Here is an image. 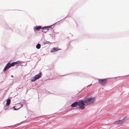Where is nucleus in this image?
Masks as SVG:
<instances>
[{
  "mask_svg": "<svg viewBox=\"0 0 129 129\" xmlns=\"http://www.w3.org/2000/svg\"><path fill=\"white\" fill-rule=\"evenodd\" d=\"M98 81L102 85H105L107 84V79H99Z\"/></svg>",
  "mask_w": 129,
  "mask_h": 129,
  "instance_id": "nucleus-4",
  "label": "nucleus"
},
{
  "mask_svg": "<svg viewBox=\"0 0 129 129\" xmlns=\"http://www.w3.org/2000/svg\"><path fill=\"white\" fill-rule=\"evenodd\" d=\"M11 101V100L10 99H7V103L6 104V105L7 106H8L10 104Z\"/></svg>",
  "mask_w": 129,
  "mask_h": 129,
  "instance_id": "nucleus-9",
  "label": "nucleus"
},
{
  "mask_svg": "<svg viewBox=\"0 0 129 129\" xmlns=\"http://www.w3.org/2000/svg\"><path fill=\"white\" fill-rule=\"evenodd\" d=\"M15 62V63L16 64L17 63H20V61H17L16 62Z\"/></svg>",
  "mask_w": 129,
  "mask_h": 129,
  "instance_id": "nucleus-14",
  "label": "nucleus"
},
{
  "mask_svg": "<svg viewBox=\"0 0 129 129\" xmlns=\"http://www.w3.org/2000/svg\"><path fill=\"white\" fill-rule=\"evenodd\" d=\"M15 64H16V63L15 62H13L11 64H10V62H8L5 66V67L4 69V71L5 72L7 70L9 69L11 67L13 66Z\"/></svg>",
  "mask_w": 129,
  "mask_h": 129,
  "instance_id": "nucleus-2",
  "label": "nucleus"
},
{
  "mask_svg": "<svg viewBox=\"0 0 129 129\" xmlns=\"http://www.w3.org/2000/svg\"><path fill=\"white\" fill-rule=\"evenodd\" d=\"M20 107L19 106H17V107H16L17 108H19Z\"/></svg>",
  "mask_w": 129,
  "mask_h": 129,
  "instance_id": "nucleus-15",
  "label": "nucleus"
},
{
  "mask_svg": "<svg viewBox=\"0 0 129 129\" xmlns=\"http://www.w3.org/2000/svg\"><path fill=\"white\" fill-rule=\"evenodd\" d=\"M58 50V49H57V48H54L51 50V52H53L56 50L57 51Z\"/></svg>",
  "mask_w": 129,
  "mask_h": 129,
  "instance_id": "nucleus-12",
  "label": "nucleus"
},
{
  "mask_svg": "<svg viewBox=\"0 0 129 129\" xmlns=\"http://www.w3.org/2000/svg\"><path fill=\"white\" fill-rule=\"evenodd\" d=\"M52 26H45L43 27L42 28V29L43 30H44L45 29H46L47 30H48V28H51Z\"/></svg>",
  "mask_w": 129,
  "mask_h": 129,
  "instance_id": "nucleus-10",
  "label": "nucleus"
},
{
  "mask_svg": "<svg viewBox=\"0 0 129 129\" xmlns=\"http://www.w3.org/2000/svg\"><path fill=\"white\" fill-rule=\"evenodd\" d=\"M78 105V102H76L72 104L71 106L73 107H76Z\"/></svg>",
  "mask_w": 129,
  "mask_h": 129,
  "instance_id": "nucleus-8",
  "label": "nucleus"
},
{
  "mask_svg": "<svg viewBox=\"0 0 129 129\" xmlns=\"http://www.w3.org/2000/svg\"><path fill=\"white\" fill-rule=\"evenodd\" d=\"M19 106L20 107L19 108H17L16 109L15 108V107H13V108L14 109V110H17L19 109H20L22 107H23V105L20 104H17L16 106V107H17V106Z\"/></svg>",
  "mask_w": 129,
  "mask_h": 129,
  "instance_id": "nucleus-6",
  "label": "nucleus"
},
{
  "mask_svg": "<svg viewBox=\"0 0 129 129\" xmlns=\"http://www.w3.org/2000/svg\"><path fill=\"white\" fill-rule=\"evenodd\" d=\"M42 31L43 32H44V31H43V30H42Z\"/></svg>",
  "mask_w": 129,
  "mask_h": 129,
  "instance_id": "nucleus-16",
  "label": "nucleus"
},
{
  "mask_svg": "<svg viewBox=\"0 0 129 129\" xmlns=\"http://www.w3.org/2000/svg\"><path fill=\"white\" fill-rule=\"evenodd\" d=\"M11 76L12 77H13V76L12 75H11Z\"/></svg>",
  "mask_w": 129,
  "mask_h": 129,
  "instance_id": "nucleus-17",
  "label": "nucleus"
},
{
  "mask_svg": "<svg viewBox=\"0 0 129 129\" xmlns=\"http://www.w3.org/2000/svg\"><path fill=\"white\" fill-rule=\"evenodd\" d=\"M41 74L39 73L37 75H35V77H33L31 79V81L32 82H34L37 79L40 77H41Z\"/></svg>",
  "mask_w": 129,
  "mask_h": 129,
  "instance_id": "nucleus-5",
  "label": "nucleus"
},
{
  "mask_svg": "<svg viewBox=\"0 0 129 129\" xmlns=\"http://www.w3.org/2000/svg\"><path fill=\"white\" fill-rule=\"evenodd\" d=\"M86 102V104L87 105L91 104L95 101V99L94 98H88L86 99L85 100Z\"/></svg>",
  "mask_w": 129,
  "mask_h": 129,
  "instance_id": "nucleus-3",
  "label": "nucleus"
},
{
  "mask_svg": "<svg viewBox=\"0 0 129 129\" xmlns=\"http://www.w3.org/2000/svg\"><path fill=\"white\" fill-rule=\"evenodd\" d=\"M123 122V120H119L118 121H116L115 122V123L118 124H121Z\"/></svg>",
  "mask_w": 129,
  "mask_h": 129,
  "instance_id": "nucleus-7",
  "label": "nucleus"
},
{
  "mask_svg": "<svg viewBox=\"0 0 129 129\" xmlns=\"http://www.w3.org/2000/svg\"><path fill=\"white\" fill-rule=\"evenodd\" d=\"M42 27L41 26H36V29L37 31L39 30Z\"/></svg>",
  "mask_w": 129,
  "mask_h": 129,
  "instance_id": "nucleus-11",
  "label": "nucleus"
},
{
  "mask_svg": "<svg viewBox=\"0 0 129 129\" xmlns=\"http://www.w3.org/2000/svg\"><path fill=\"white\" fill-rule=\"evenodd\" d=\"M85 101L84 100L83 101H79L78 102V107L81 109H83L84 108V105H87L86 104V102H85Z\"/></svg>",
  "mask_w": 129,
  "mask_h": 129,
  "instance_id": "nucleus-1",
  "label": "nucleus"
},
{
  "mask_svg": "<svg viewBox=\"0 0 129 129\" xmlns=\"http://www.w3.org/2000/svg\"><path fill=\"white\" fill-rule=\"evenodd\" d=\"M41 47V45L40 44H38L36 46V48L37 49H39Z\"/></svg>",
  "mask_w": 129,
  "mask_h": 129,
  "instance_id": "nucleus-13",
  "label": "nucleus"
}]
</instances>
